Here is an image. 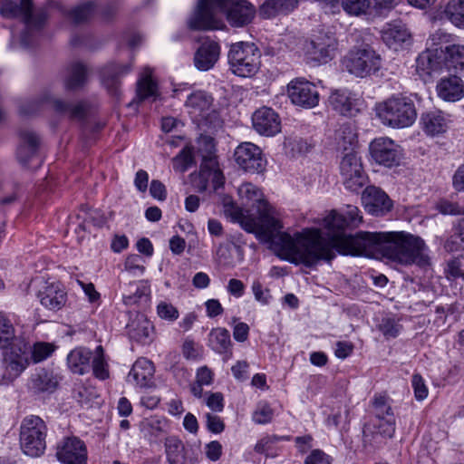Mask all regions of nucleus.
<instances>
[{"label":"nucleus","instance_id":"nucleus-19","mask_svg":"<svg viewBox=\"0 0 464 464\" xmlns=\"http://www.w3.org/2000/svg\"><path fill=\"white\" fill-rule=\"evenodd\" d=\"M252 124L254 130L263 136H274L281 130L278 114L267 107H262L254 112Z\"/></svg>","mask_w":464,"mask_h":464},{"label":"nucleus","instance_id":"nucleus-54","mask_svg":"<svg viewBox=\"0 0 464 464\" xmlns=\"http://www.w3.org/2000/svg\"><path fill=\"white\" fill-rule=\"evenodd\" d=\"M190 178L193 186L198 191L203 192L208 188L209 176H208V168H203L202 164L200 165L199 172L198 174H191Z\"/></svg>","mask_w":464,"mask_h":464},{"label":"nucleus","instance_id":"nucleus-10","mask_svg":"<svg viewBox=\"0 0 464 464\" xmlns=\"http://www.w3.org/2000/svg\"><path fill=\"white\" fill-rule=\"evenodd\" d=\"M191 117L199 123L209 126H218L220 119L213 108V99L204 92L198 91L191 93L185 103Z\"/></svg>","mask_w":464,"mask_h":464},{"label":"nucleus","instance_id":"nucleus-27","mask_svg":"<svg viewBox=\"0 0 464 464\" xmlns=\"http://www.w3.org/2000/svg\"><path fill=\"white\" fill-rule=\"evenodd\" d=\"M31 12V0H21L20 5L11 0H2L0 13L4 17L21 18L24 23L32 25L34 22Z\"/></svg>","mask_w":464,"mask_h":464},{"label":"nucleus","instance_id":"nucleus-31","mask_svg":"<svg viewBox=\"0 0 464 464\" xmlns=\"http://www.w3.org/2000/svg\"><path fill=\"white\" fill-rule=\"evenodd\" d=\"M150 285L148 281L130 283L123 286V303L126 305H134L140 303L142 297H149Z\"/></svg>","mask_w":464,"mask_h":464},{"label":"nucleus","instance_id":"nucleus-24","mask_svg":"<svg viewBox=\"0 0 464 464\" xmlns=\"http://www.w3.org/2000/svg\"><path fill=\"white\" fill-rule=\"evenodd\" d=\"M382 38L390 48L398 50L404 44L411 43V34L405 24H391L382 31Z\"/></svg>","mask_w":464,"mask_h":464},{"label":"nucleus","instance_id":"nucleus-43","mask_svg":"<svg viewBox=\"0 0 464 464\" xmlns=\"http://www.w3.org/2000/svg\"><path fill=\"white\" fill-rule=\"evenodd\" d=\"M173 168L178 172H185L194 163L193 147L186 145L181 151L172 159Z\"/></svg>","mask_w":464,"mask_h":464},{"label":"nucleus","instance_id":"nucleus-63","mask_svg":"<svg viewBox=\"0 0 464 464\" xmlns=\"http://www.w3.org/2000/svg\"><path fill=\"white\" fill-rule=\"evenodd\" d=\"M380 330L387 338L396 337L400 332V326L392 319H386L380 325Z\"/></svg>","mask_w":464,"mask_h":464},{"label":"nucleus","instance_id":"nucleus-57","mask_svg":"<svg viewBox=\"0 0 464 464\" xmlns=\"http://www.w3.org/2000/svg\"><path fill=\"white\" fill-rule=\"evenodd\" d=\"M401 0H373V10L376 14L382 15L395 8Z\"/></svg>","mask_w":464,"mask_h":464},{"label":"nucleus","instance_id":"nucleus-55","mask_svg":"<svg viewBox=\"0 0 464 464\" xmlns=\"http://www.w3.org/2000/svg\"><path fill=\"white\" fill-rule=\"evenodd\" d=\"M207 428L212 433H221L225 430L223 420L217 414L208 412L206 414Z\"/></svg>","mask_w":464,"mask_h":464},{"label":"nucleus","instance_id":"nucleus-37","mask_svg":"<svg viewBox=\"0 0 464 464\" xmlns=\"http://www.w3.org/2000/svg\"><path fill=\"white\" fill-rule=\"evenodd\" d=\"M323 227L327 230L328 240L331 237L337 234H343V231L347 228L346 221L342 214L336 210H331L323 219Z\"/></svg>","mask_w":464,"mask_h":464},{"label":"nucleus","instance_id":"nucleus-56","mask_svg":"<svg viewBox=\"0 0 464 464\" xmlns=\"http://www.w3.org/2000/svg\"><path fill=\"white\" fill-rule=\"evenodd\" d=\"M377 428L379 432L386 437H392L395 431V420L393 415H389L382 419V420H378Z\"/></svg>","mask_w":464,"mask_h":464},{"label":"nucleus","instance_id":"nucleus-40","mask_svg":"<svg viewBox=\"0 0 464 464\" xmlns=\"http://www.w3.org/2000/svg\"><path fill=\"white\" fill-rule=\"evenodd\" d=\"M152 71L150 68H144L138 82V96L141 99L157 96V84L151 79Z\"/></svg>","mask_w":464,"mask_h":464},{"label":"nucleus","instance_id":"nucleus-22","mask_svg":"<svg viewBox=\"0 0 464 464\" xmlns=\"http://www.w3.org/2000/svg\"><path fill=\"white\" fill-rule=\"evenodd\" d=\"M220 55L219 45L212 41L205 42L194 55L195 67L202 72L210 70L218 62Z\"/></svg>","mask_w":464,"mask_h":464},{"label":"nucleus","instance_id":"nucleus-33","mask_svg":"<svg viewBox=\"0 0 464 464\" xmlns=\"http://www.w3.org/2000/svg\"><path fill=\"white\" fill-rule=\"evenodd\" d=\"M336 150L342 155L347 151H357V136L351 126L343 125L335 133Z\"/></svg>","mask_w":464,"mask_h":464},{"label":"nucleus","instance_id":"nucleus-51","mask_svg":"<svg viewBox=\"0 0 464 464\" xmlns=\"http://www.w3.org/2000/svg\"><path fill=\"white\" fill-rule=\"evenodd\" d=\"M204 401L212 413L221 412L224 409V396L221 392H207Z\"/></svg>","mask_w":464,"mask_h":464},{"label":"nucleus","instance_id":"nucleus-23","mask_svg":"<svg viewBox=\"0 0 464 464\" xmlns=\"http://www.w3.org/2000/svg\"><path fill=\"white\" fill-rule=\"evenodd\" d=\"M332 108L343 116H352L358 111L355 95L347 90H335L329 97Z\"/></svg>","mask_w":464,"mask_h":464},{"label":"nucleus","instance_id":"nucleus-14","mask_svg":"<svg viewBox=\"0 0 464 464\" xmlns=\"http://www.w3.org/2000/svg\"><path fill=\"white\" fill-rule=\"evenodd\" d=\"M286 92L292 103L303 108H314L319 103V92L316 86L304 79L292 80L286 87Z\"/></svg>","mask_w":464,"mask_h":464},{"label":"nucleus","instance_id":"nucleus-28","mask_svg":"<svg viewBox=\"0 0 464 464\" xmlns=\"http://www.w3.org/2000/svg\"><path fill=\"white\" fill-rule=\"evenodd\" d=\"M445 68L464 74V45L453 44L442 49Z\"/></svg>","mask_w":464,"mask_h":464},{"label":"nucleus","instance_id":"nucleus-62","mask_svg":"<svg viewBox=\"0 0 464 464\" xmlns=\"http://www.w3.org/2000/svg\"><path fill=\"white\" fill-rule=\"evenodd\" d=\"M205 453L209 460L217 461L221 457L222 446L217 440L211 441L206 445Z\"/></svg>","mask_w":464,"mask_h":464},{"label":"nucleus","instance_id":"nucleus-20","mask_svg":"<svg viewBox=\"0 0 464 464\" xmlns=\"http://www.w3.org/2000/svg\"><path fill=\"white\" fill-rule=\"evenodd\" d=\"M436 92L445 102H458L464 97V82L457 75L443 77L438 82Z\"/></svg>","mask_w":464,"mask_h":464},{"label":"nucleus","instance_id":"nucleus-8","mask_svg":"<svg viewBox=\"0 0 464 464\" xmlns=\"http://www.w3.org/2000/svg\"><path fill=\"white\" fill-rule=\"evenodd\" d=\"M338 45V40L333 32L321 29L304 42L303 51L307 60L323 64L334 59Z\"/></svg>","mask_w":464,"mask_h":464},{"label":"nucleus","instance_id":"nucleus-60","mask_svg":"<svg viewBox=\"0 0 464 464\" xmlns=\"http://www.w3.org/2000/svg\"><path fill=\"white\" fill-rule=\"evenodd\" d=\"M439 210L444 215H464V207L459 206L458 203L450 201H442L439 204Z\"/></svg>","mask_w":464,"mask_h":464},{"label":"nucleus","instance_id":"nucleus-12","mask_svg":"<svg viewBox=\"0 0 464 464\" xmlns=\"http://www.w3.org/2000/svg\"><path fill=\"white\" fill-rule=\"evenodd\" d=\"M340 175L350 189H357L364 184V171L358 151H347L340 160Z\"/></svg>","mask_w":464,"mask_h":464},{"label":"nucleus","instance_id":"nucleus-58","mask_svg":"<svg viewBox=\"0 0 464 464\" xmlns=\"http://www.w3.org/2000/svg\"><path fill=\"white\" fill-rule=\"evenodd\" d=\"M93 13V5L92 4H87L81 5L73 10L72 12V19L75 23H82L87 21Z\"/></svg>","mask_w":464,"mask_h":464},{"label":"nucleus","instance_id":"nucleus-15","mask_svg":"<svg viewBox=\"0 0 464 464\" xmlns=\"http://www.w3.org/2000/svg\"><path fill=\"white\" fill-rule=\"evenodd\" d=\"M370 152L376 163L387 168L398 166L401 160L400 146L387 137L374 139L370 143Z\"/></svg>","mask_w":464,"mask_h":464},{"label":"nucleus","instance_id":"nucleus-30","mask_svg":"<svg viewBox=\"0 0 464 464\" xmlns=\"http://www.w3.org/2000/svg\"><path fill=\"white\" fill-rule=\"evenodd\" d=\"M197 145L198 153H199L202 158V167H211L215 169L218 160L214 138L208 135H200L197 140Z\"/></svg>","mask_w":464,"mask_h":464},{"label":"nucleus","instance_id":"nucleus-36","mask_svg":"<svg viewBox=\"0 0 464 464\" xmlns=\"http://www.w3.org/2000/svg\"><path fill=\"white\" fill-rule=\"evenodd\" d=\"M443 13L454 26L464 29V0H450Z\"/></svg>","mask_w":464,"mask_h":464},{"label":"nucleus","instance_id":"nucleus-1","mask_svg":"<svg viewBox=\"0 0 464 464\" xmlns=\"http://www.w3.org/2000/svg\"><path fill=\"white\" fill-rule=\"evenodd\" d=\"M237 192L243 203L256 208L257 219L246 217L234 202L225 201V215L232 221L239 223L246 232L255 234L260 241L269 243L270 248L282 259L312 264L318 258L313 245V238L316 237L315 231L294 235L284 232L280 213L268 202L258 187L249 182L243 183Z\"/></svg>","mask_w":464,"mask_h":464},{"label":"nucleus","instance_id":"nucleus-4","mask_svg":"<svg viewBox=\"0 0 464 464\" xmlns=\"http://www.w3.org/2000/svg\"><path fill=\"white\" fill-rule=\"evenodd\" d=\"M379 253L392 262L401 265H417L426 267L430 265L424 241L403 232H381Z\"/></svg>","mask_w":464,"mask_h":464},{"label":"nucleus","instance_id":"nucleus-45","mask_svg":"<svg viewBox=\"0 0 464 464\" xmlns=\"http://www.w3.org/2000/svg\"><path fill=\"white\" fill-rule=\"evenodd\" d=\"M56 348L53 343L37 342L31 347V359L34 363L41 362L49 358Z\"/></svg>","mask_w":464,"mask_h":464},{"label":"nucleus","instance_id":"nucleus-39","mask_svg":"<svg viewBox=\"0 0 464 464\" xmlns=\"http://www.w3.org/2000/svg\"><path fill=\"white\" fill-rule=\"evenodd\" d=\"M297 5V0H268L260 8V15L269 18L276 12H285L294 9Z\"/></svg>","mask_w":464,"mask_h":464},{"label":"nucleus","instance_id":"nucleus-16","mask_svg":"<svg viewBox=\"0 0 464 464\" xmlns=\"http://www.w3.org/2000/svg\"><path fill=\"white\" fill-rule=\"evenodd\" d=\"M16 345L18 346L19 353H16L12 348V351L5 355L2 372L4 383L14 381L29 365V360L26 356L27 344L20 342Z\"/></svg>","mask_w":464,"mask_h":464},{"label":"nucleus","instance_id":"nucleus-6","mask_svg":"<svg viewBox=\"0 0 464 464\" xmlns=\"http://www.w3.org/2000/svg\"><path fill=\"white\" fill-rule=\"evenodd\" d=\"M261 53L252 43L239 42L231 45L228 63L232 72L243 78H250L257 73L261 65Z\"/></svg>","mask_w":464,"mask_h":464},{"label":"nucleus","instance_id":"nucleus-29","mask_svg":"<svg viewBox=\"0 0 464 464\" xmlns=\"http://www.w3.org/2000/svg\"><path fill=\"white\" fill-rule=\"evenodd\" d=\"M423 130L429 136L443 134L448 129V121L441 111H430L422 115Z\"/></svg>","mask_w":464,"mask_h":464},{"label":"nucleus","instance_id":"nucleus-47","mask_svg":"<svg viewBox=\"0 0 464 464\" xmlns=\"http://www.w3.org/2000/svg\"><path fill=\"white\" fill-rule=\"evenodd\" d=\"M87 77V70L83 64L75 63L69 68V74L66 80V87L74 89L81 86Z\"/></svg>","mask_w":464,"mask_h":464},{"label":"nucleus","instance_id":"nucleus-2","mask_svg":"<svg viewBox=\"0 0 464 464\" xmlns=\"http://www.w3.org/2000/svg\"><path fill=\"white\" fill-rule=\"evenodd\" d=\"M305 231L316 232V237L313 238V245L315 254L319 256L312 264L303 262L293 263L296 265L302 264L306 266H313L321 260L330 261L334 257V249L342 255L373 256L376 253H379L380 240L384 237L381 232H360L355 236L343 233L334 235L330 240L326 241L322 237L319 229L306 228L300 233H304Z\"/></svg>","mask_w":464,"mask_h":464},{"label":"nucleus","instance_id":"nucleus-59","mask_svg":"<svg viewBox=\"0 0 464 464\" xmlns=\"http://www.w3.org/2000/svg\"><path fill=\"white\" fill-rule=\"evenodd\" d=\"M412 386L414 389V395L418 401H423L428 396V389L420 375L415 374L412 377Z\"/></svg>","mask_w":464,"mask_h":464},{"label":"nucleus","instance_id":"nucleus-53","mask_svg":"<svg viewBox=\"0 0 464 464\" xmlns=\"http://www.w3.org/2000/svg\"><path fill=\"white\" fill-rule=\"evenodd\" d=\"M274 411L267 403L260 405L253 413V420L257 424H266L272 420Z\"/></svg>","mask_w":464,"mask_h":464},{"label":"nucleus","instance_id":"nucleus-34","mask_svg":"<svg viewBox=\"0 0 464 464\" xmlns=\"http://www.w3.org/2000/svg\"><path fill=\"white\" fill-rule=\"evenodd\" d=\"M164 444L169 464H186V450L179 439L168 437Z\"/></svg>","mask_w":464,"mask_h":464},{"label":"nucleus","instance_id":"nucleus-41","mask_svg":"<svg viewBox=\"0 0 464 464\" xmlns=\"http://www.w3.org/2000/svg\"><path fill=\"white\" fill-rule=\"evenodd\" d=\"M209 343L218 353H225L231 345L229 332L225 328H215L209 334Z\"/></svg>","mask_w":464,"mask_h":464},{"label":"nucleus","instance_id":"nucleus-3","mask_svg":"<svg viewBox=\"0 0 464 464\" xmlns=\"http://www.w3.org/2000/svg\"><path fill=\"white\" fill-rule=\"evenodd\" d=\"M218 11L225 13L227 21L236 27L250 23L256 14L254 6L246 0H198L188 20V27L191 30L222 28L223 23L217 17Z\"/></svg>","mask_w":464,"mask_h":464},{"label":"nucleus","instance_id":"nucleus-11","mask_svg":"<svg viewBox=\"0 0 464 464\" xmlns=\"http://www.w3.org/2000/svg\"><path fill=\"white\" fill-rule=\"evenodd\" d=\"M55 457L61 464H87V446L76 436L64 437L56 445Z\"/></svg>","mask_w":464,"mask_h":464},{"label":"nucleus","instance_id":"nucleus-9","mask_svg":"<svg viewBox=\"0 0 464 464\" xmlns=\"http://www.w3.org/2000/svg\"><path fill=\"white\" fill-rule=\"evenodd\" d=\"M347 71L357 77H366L382 66V57L372 47L353 48L343 60Z\"/></svg>","mask_w":464,"mask_h":464},{"label":"nucleus","instance_id":"nucleus-32","mask_svg":"<svg viewBox=\"0 0 464 464\" xmlns=\"http://www.w3.org/2000/svg\"><path fill=\"white\" fill-rule=\"evenodd\" d=\"M92 352L84 348H76L67 356V363L73 373L83 374L90 368Z\"/></svg>","mask_w":464,"mask_h":464},{"label":"nucleus","instance_id":"nucleus-50","mask_svg":"<svg viewBox=\"0 0 464 464\" xmlns=\"http://www.w3.org/2000/svg\"><path fill=\"white\" fill-rule=\"evenodd\" d=\"M373 410L378 420H382V419L389 417V415H393L387 398L382 395H379L374 398Z\"/></svg>","mask_w":464,"mask_h":464},{"label":"nucleus","instance_id":"nucleus-46","mask_svg":"<svg viewBox=\"0 0 464 464\" xmlns=\"http://www.w3.org/2000/svg\"><path fill=\"white\" fill-rule=\"evenodd\" d=\"M152 331L151 324L143 316L138 317L130 325V335L138 341H145Z\"/></svg>","mask_w":464,"mask_h":464},{"label":"nucleus","instance_id":"nucleus-61","mask_svg":"<svg viewBox=\"0 0 464 464\" xmlns=\"http://www.w3.org/2000/svg\"><path fill=\"white\" fill-rule=\"evenodd\" d=\"M447 274L453 279L464 277V264L458 258H454L448 264Z\"/></svg>","mask_w":464,"mask_h":464},{"label":"nucleus","instance_id":"nucleus-26","mask_svg":"<svg viewBox=\"0 0 464 464\" xmlns=\"http://www.w3.org/2000/svg\"><path fill=\"white\" fill-rule=\"evenodd\" d=\"M154 366L152 362L145 358H139L131 367L129 373V381L140 388L149 387L153 379Z\"/></svg>","mask_w":464,"mask_h":464},{"label":"nucleus","instance_id":"nucleus-18","mask_svg":"<svg viewBox=\"0 0 464 464\" xmlns=\"http://www.w3.org/2000/svg\"><path fill=\"white\" fill-rule=\"evenodd\" d=\"M365 210L374 216H382L392 208V202L388 195L379 188L367 187L362 195Z\"/></svg>","mask_w":464,"mask_h":464},{"label":"nucleus","instance_id":"nucleus-13","mask_svg":"<svg viewBox=\"0 0 464 464\" xmlns=\"http://www.w3.org/2000/svg\"><path fill=\"white\" fill-rule=\"evenodd\" d=\"M234 159L240 169L249 173H262L266 160L261 149L252 142L240 143L234 151Z\"/></svg>","mask_w":464,"mask_h":464},{"label":"nucleus","instance_id":"nucleus-44","mask_svg":"<svg viewBox=\"0 0 464 464\" xmlns=\"http://www.w3.org/2000/svg\"><path fill=\"white\" fill-rule=\"evenodd\" d=\"M341 6L348 15H365L371 7V0H342Z\"/></svg>","mask_w":464,"mask_h":464},{"label":"nucleus","instance_id":"nucleus-17","mask_svg":"<svg viewBox=\"0 0 464 464\" xmlns=\"http://www.w3.org/2000/svg\"><path fill=\"white\" fill-rule=\"evenodd\" d=\"M444 68L442 48L426 49L416 59V72L423 79L440 73Z\"/></svg>","mask_w":464,"mask_h":464},{"label":"nucleus","instance_id":"nucleus-48","mask_svg":"<svg viewBox=\"0 0 464 464\" xmlns=\"http://www.w3.org/2000/svg\"><path fill=\"white\" fill-rule=\"evenodd\" d=\"M92 371L94 376L100 380L109 378V369L103 358V349L102 346H98L95 350V357L92 361Z\"/></svg>","mask_w":464,"mask_h":464},{"label":"nucleus","instance_id":"nucleus-52","mask_svg":"<svg viewBox=\"0 0 464 464\" xmlns=\"http://www.w3.org/2000/svg\"><path fill=\"white\" fill-rule=\"evenodd\" d=\"M343 215L348 227H357L362 222L361 211L355 206L347 205Z\"/></svg>","mask_w":464,"mask_h":464},{"label":"nucleus","instance_id":"nucleus-7","mask_svg":"<svg viewBox=\"0 0 464 464\" xmlns=\"http://www.w3.org/2000/svg\"><path fill=\"white\" fill-rule=\"evenodd\" d=\"M47 426L38 416L25 418L20 428V447L32 458L42 456L46 449Z\"/></svg>","mask_w":464,"mask_h":464},{"label":"nucleus","instance_id":"nucleus-35","mask_svg":"<svg viewBox=\"0 0 464 464\" xmlns=\"http://www.w3.org/2000/svg\"><path fill=\"white\" fill-rule=\"evenodd\" d=\"M56 386L57 381L53 373L45 370H41L33 375L29 382V388L35 393L53 392L55 390Z\"/></svg>","mask_w":464,"mask_h":464},{"label":"nucleus","instance_id":"nucleus-21","mask_svg":"<svg viewBox=\"0 0 464 464\" xmlns=\"http://www.w3.org/2000/svg\"><path fill=\"white\" fill-rule=\"evenodd\" d=\"M38 296L41 304L50 310H59L66 303V292L59 283H46Z\"/></svg>","mask_w":464,"mask_h":464},{"label":"nucleus","instance_id":"nucleus-25","mask_svg":"<svg viewBox=\"0 0 464 464\" xmlns=\"http://www.w3.org/2000/svg\"><path fill=\"white\" fill-rule=\"evenodd\" d=\"M21 144L17 150V159L23 165H28L31 161H37V149L39 145L38 137L30 131L21 133Z\"/></svg>","mask_w":464,"mask_h":464},{"label":"nucleus","instance_id":"nucleus-38","mask_svg":"<svg viewBox=\"0 0 464 464\" xmlns=\"http://www.w3.org/2000/svg\"><path fill=\"white\" fill-rule=\"evenodd\" d=\"M140 430L150 437L158 438L167 432L168 421L164 418L151 416L140 422Z\"/></svg>","mask_w":464,"mask_h":464},{"label":"nucleus","instance_id":"nucleus-64","mask_svg":"<svg viewBox=\"0 0 464 464\" xmlns=\"http://www.w3.org/2000/svg\"><path fill=\"white\" fill-rule=\"evenodd\" d=\"M304 464H330V461L324 451L314 450L307 456Z\"/></svg>","mask_w":464,"mask_h":464},{"label":"nucleus","instance_id":"nucleus-5","mask_svg":"<svg viewBox=\"0 0 464 464\" xmlns=\"http://www.w3.org/2000/svg\"><path fill=\"white\" fill-rule=\"evenodd\" d=\"M374 111L382 125L392 129L411 126L417 119L414 102L403 95H392L377 102Z\"/></svg>","mask_w":464,"mask_h":464},{"label":"nucleus","instance_id":"nucleus-49","mask_svg":"<svg viewBox=\"0 0 464 464\" xmlns=\"http://www.w3.org/2000/svg\"><path fill=\"white\" fill-rule=\"evenodd\" d=\"M158 316L165 321L173 322L179 316V312L171 303L160 302L156 307Z\"/></svg>","mask_w":464,"mask_h":464},{"label":"nucleus","instance_id":"nucleus-42","mask_svg":"<svg viewBox=\"0 0 464 464\" xmlns=\"http://www.w3.org/2000/svg\"><path fill=\"white\" fill-rule=\"evenodd\" d=\"M13 342L19 343L21 341L16 339L15 331L10 320L0 314V348H6Z\"/></svg>","mask_w":464,"mask_h":464}]
</instances>
